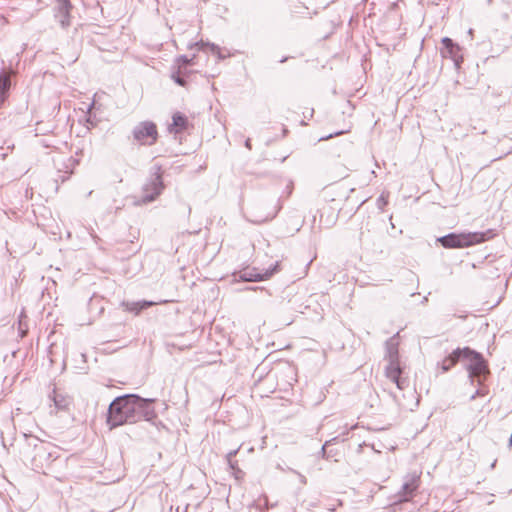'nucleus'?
I'll list each match as a JSON object with an SVG mask.
<instances>
[{"label":"nucleus","instance_id":"1","mask_svg":"<svg viewBox=\"0 0 512 512\" xmlns=\"http://www.w3.org/2000/svg\"><path fill=\"white\" fill-rule=\"evenodd\" d=\"M137 395L126 394L116 397L109 405L107 425L110 430L124 424L137 422Z\"/></svg>","mask_w":512,"mask_h":512},{"label":"nucleus","instance_id":"2","mask_svg":"<svg viewBox=\"0 0 512 512\" xmlns=\"http://www.w3.org/2000/svg\"><path fill=\"white\" fill-rule=\"evenodd\" d=\"M386 353L385 359L388 364L385 369V374L388 379L396 384L399 390H404L408 387L409 382L407 378H403L402 369L399 361V340L398 333L389 338L385 343Z\"/></svg>","mask_w":512,"mask_h":512},{"label":"nucleus","instance_id":"3","mask_svg":"<svg viewBox=\"0 0 512 512\" xmlns=\"http://www.w3.org/2000/svg\"><path fill=\"white\" fill-rule=\"evenodd\" d=\"M490 231L483 232H468V233H450L437 239V241L444 248H464L475 244H479L487 240L486 235Z\"/></svg>","mask_w":512,"mask_h":512},{"label":"nucleus","instance_id":"4","mask_svg":"<svg viewBox=\"0 0 512 512\" xmlns=\"http://www.w3.org/2000/svg\"><path fill=\"white\" fill-rule=\"evenodd\" d=\"M464 360H467L466 369L468 371L469 378L471 383L477 381L478 384H481L485 379L486 375L489 373V369L485 359L482 354L472 350L469 347H464Z\"/></svg>","mask_w":512,"mask_h":512},{"label":"nucleus","instance_id":"5","mask_svg":"<svg viewBox=\"0 0 512 512\" xmlns=\"http://www.w3.org/2000/svg\"><path fill=\"white\" fill-rule=\"evenodd\" d=\"M158 136L157 127L151 121L138 123L133 129L134 140L142 145H152Z\"/></svg>","mask_w":512,"mask_h":512},{"label":"nucleus","instance_id":"6","mask_svg":"<svg viewBox=\"0 0 512 512\" xmlns=\"http://www.w3.org/2000/svg\"><path fill=\"white\" fill-rule=\"evenodd\" d=\"M278 270L279 263L276 262L272 268L265 270L263 273L258 272L256 268H252L239 271L235 276L243 282H259L270 278Z\"/></svg>","mask_w":512,"mask_h":512},{"label":"nucleus","instance_id":"7","mask_svg":"<svg viewBox=\"0 0 512 512\" xmlns=\"http://www.w3.org/2000/svg\"><path fill=\"white\" fill-rule=\"evenodd\" d=\"M163 188L164 185L161 174L159 172H155L143 187L144 196L142 201L144 203L154 201L156 197L161 194Z\"/></svg>","mask_w":512,"mask_h":512},{"label":"nucleus","instance_id":"8","mask_svg":"<svg viewBox=\"0 0 512 512\" xmlns=\"http://www.w3.org/2000/svg\"><path fill=\"white\" fill-rule=\"evenodd\" d=\"M153 402V399H145L137 395V422L141 419L152 422L157 417L152 407Z\"/></svg>","mask_w":512,"mask_h":512},{"label":"nucleus","instance_id":"9","mask_svg":"<svg viewBox=\"0 0 512 512\" xmlns=\"http://www.w3.org/2000/svg\"><path fill=\"white\" fill-rule=\"evenodd\" d=\"M420 483V477L413 474L408 475L402 485L401 490L398 492L399 502L409 501L414 493L417 491Z\"/></svg>","mask_w":512,"mask_h":512},{"label":"nucleus","instance_id":"10","mask_svg":"<svg viewBox=\"0 0 512 512\" xmlns=\"http://www.w3.org/2000/svg\"><path fill=\"white\" fill-rule=\"evenodd\" d=\"M72 5L69 0H58L55 9V18L58 20L62 28H67L71 25L70 11Z\"/></svg>","mask_w":512,"mask_h":512},{"label":"nucleus","instance_id":"11","mask_svg":"<svg viewBox=\"0 0 512 512\" xmlns=\"http://www.w3.org/2000/svg\"><path fill=\"white\" fill-rule=\"evenodd\" d=\"M464 357L463 348H457L449 356H447L441 363L442 373L448 372L456 363Z\"/></svg>","mask_w":512,"mask_h":512},{"label":"nucleus","instance_id":"12","mask_svg":"<svg viewBox=\"0 0 512 512\" xmlns=\"http://www.w3.org/2000/svg\"><path fill=\"white\" fill-rule=\"evenodd\" d=\"M52 400L57 411L67 410L72 402L71 397L56 389L53 390Z\"/></svg>","mask_w":512,"mask_h":512},{"label":"nucleus","instance_id":"13","mask_svg":"<svg viewBox=\"0 0 512 512\" xmlns=\"http://www.w3.org/2000/svg\"><path fill=\"white\" fill-rule=\"evenodd\" d=\"M156 304H158V303L153 302V301H147V300L138 301V302L123 301L121 303V306L124 307V309L126 311L133 312L136 315H138L142 310L152 307Z\"/></svg>","mask_w":512,"mask_h":512},{"label":"nucleus","instance_id":"14","mask_svg":"<svg viewBox=\"0 0 512 512\" xmlns=\"http://www.w3.org/2000/svg\"><path fill=\"white\" fill-rule=\"evenodd\" d=\"M442 44L446 52L455 62V64L459 65V62L462 61V57L458 55L460 52V47L456 43H454L452 39L448 37H444L442 39Z\"/></svg>","mask_w":512,"mask_h":512},{"label":"nucleus","instance_id":"15","mask_svg":"<svg viewBox=\"0 0 512 512\" xmlns=\"http://www.w3.org/2000/svg\"><path fill=\"white\" fill-rule=\"evenodd\" d=\"M195 46H197L199 50H205L206 48H209L210 51L215 54L219 60L226 58V55L222 53L221 48L214 43L200 41L196 43Z\"/></svg>","mask_w":512,"mask_h":512},{"label":"nucleus","instance_id":"16","mask_svg":"<svg viewBox=\"0 0 512 512\" xmlns=\"http://www.w3.org/2000/svg\"><path fill=\"white\" fill-rule=\"evenodd\" d=\"M173 123L170 131L175 133L183 131L187 126V118L181 113H175L172 117Z\"/></svg>","mask_w":512,"mask_h":512},{"label":"nucleus","instance_id":"17","mask_svg":"<svg viewBox=\"0 0 512 512\" xmlns=\"http://www.w3.org/2000/svg\"><path fill=\"white\" fill-rule=\"evenodd\" d=\"M10 88V78L8 75L0 73V102H3L5 95Z\"/></svg>","mask_w":512,"mask_h":512},{"label":"nucleus","instance_id":"18","mask_svg":"<svg viewBox=\"0 0 512 512\" xmlns=\"http://www.w3.org/2000/svg\"><path fill=\"white\" fill-rule=\"evenodd\" d=\"M280 209H281V206L277 207L273 212L269 213L267 216H265L263 218H254V219H251V221L255 222V223H262V222L271 220L277 215V213L279 212Z\"/></svg>","mask_w":512,"mask_h":512},{"label":"nucleus","instance_id":"19","mask_svg":"<svg viewBox=\"0 0 512 512\" xmlns=\"http://www.w3.org/2000/svg\"><path fill=\"white\" fill-rule=\"evenodd\" d=\"M194 58H195V56H193L192 58H188L187 56H184V55L180 56L177 59V62L179 64V69H183L188 65H192Z\"/></svg>","mask_w":512,"mask_h":512},{"label":"nucleus","instance_id":"20","mask_svg":"<svg viewBox=\"0 0 512 512\" xmlns=\"http://www.w3.org/2000/svg\"><path fill=\"white\" fill-rule=\"evenodd\" d=\"M335 440H336V438H333V439H331L329 441H326L324 443V445L322 446V449H321L323 458L330 459V458H332L334 456L332 450L328 451L327 447L330 445L331 442H333Z\"/></svg>","mask_w":512,"mask_h":512},{"label":"nucleus","instance_id":"21","mask_svg":"<svg viewBox=\"0 0 512 512\" xmlns=\"http://www.w3.org/2000/svg\"><path fill=\"white\" fill-rule=\"evenodd\" d=\"M256 507L263 511L264 509H268V498L267 496H263V498H260L256 503Z\"/></svg>","mask_w":512,"mask_h":512},{"label":"nucleus","instance_id":"22","mask_svg":"<svg viewBox=\"0 0 512 512\" xmlns=\"http://www.w3.org/2000/svg\"><path fill=\"white\" fill-rule=\"evenodd\" d=\"M388 200L387 196H385L384 193H382L379 198L377 199V206L379 209H383L385 205H387Z\"/></svg>","mask_w":512,"mask_h":512},{"label":"nucleus","instance_id":"23","mask_svg":"<svg viewBox=\"0 0 512 512\" xmlns=\"http://www.w3.org/2000/svg\"><path fill=\"white\" fill-rule=\"evenodd\" d=\"M173 80L180 86H185L186 81L184 78L180 77L179 75H172Z\"/></svg>","mask_w":512,"mask_h":512},{"label":"nucleus","instance_id":"24","mask_svg":"<svg viewBox=\"0 0 512 512\" xmlns=\"http://www.w3.org/2000/svg\"><path fill=\"white\" fill-rule=\"evenodd\" d=\"M237 452H238V450H233V451H230V452L227 454L226 458H227V462H228V463H232V460H233V458L236 456Z\"/></svg>","mask_w":512,"mask_h":512},{"label":"nucleus","instance_id":"25","mask_svg":"<svg viewBox=\"0 0 512 512\" xmlns=\"http://www.w3.org/2000/svg\"><path fill=\"white\" fill-rule=\"evenodd\" d=\"M233 475L235 476L236 479H241L244 473L240 468H237L236 470L233 471Z\"/></svg>","mask_w":512,"mask_h":512},{"label":"nucleus","instance_id":"26","mask_svg":"<svg viewBox=\"0 0 512 512\" xmlns=\"http://www.w3.org/2000/svg\"><path fill=\"white\" fill-rule=\"evenodd\" d=\"M229 467L231 468L232 471L236 470L238 467V463L237 461L235 460H232V463H228Z\"/></svg>","mask_w":512,"mask_h":512},{"label":"nucleus","instance_id":"27","mask_svg":"<svg viewBox=\"0 0 512 512\" xmlns=\"http://www.w3.org/2000/svg\"><path fill=\"white\" fill-rule=\"evenodd\" d=\"M245 147L248 148L249 150L251 149V140L249 138L246 139L245 141Z\"/></svg>","mask_w":512,"mask_h":512},{"label":"nucleus","instance_id":"28","mask_svg":"<svg viewBox=\"0 0 512 512\" xmlns=\"http://www.w3.org/2000/svg\"><path fill=\"white\" fill-rule=\"evenodd\" d=\"M95 106V102H92L88 107V112H90Z\"/></svg>","mask_w":512,"mask_h":512},{"label":"nucleus","instance_id":"29","mask_svg":"<svg viewBox=\"0 0 512 512\" xmlns=\"http://www.w3.org/2000/svg\"><path fill=\"white\" fill-rule=\"evenodd\" d=\"M393 398H394L395 402H397L398 405L401 404L399 399H398V397H397V395L393 394Z\"/></svg>","mask_w":512,"mask_h":512},{"label":"nucleus","instance_id":"30","mask_svg":"<svg viewBox=\"0 0 512 512\" xmlns=\"http://www.w3.org/2000/svg\"><path fill=\"white\" fill-rule=\"evenodd\" d=\"M477 395H479V391H476V393H475L474 395H472V396H471V399H472V400H473V399H475Z\"/></svg>","mask_w":512,"mask_h":512},{"label":"nucleus","instance_id":"31","mask_svg":"<svg viewBox=\"0 0 512 512\" xmlns=\"http://www.w3.org/2000/svg\"><path fill=\"white\" fill-rule=\"evenodd\" d=\"M427 300H428L427 297H424L422 300V303H425Z\"/></svg>","mask_w":512,"mask_h":512}]
</instances>
